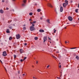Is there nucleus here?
I'll return each mask as SVG.
<instances>
[{"label": "nucleus", "instance_id": "obj_16", "mask_svg": "<svg viewBox=\"0 0 79 79\" xmlns=\"http://www.w3.org/2000/svg\"><path fill=\"white\" fill-rule=\"evenodd\" d=\"M12 39H13L12 37H10L9 38V40H12Z\"/></svg>", "mask_w": 79, "mask_h": 79}, {"label": "nucleus", "instance_id": "obj_38", "mask_svg": "<svg viewBox=\"0 0 79 79\" xmlns=\"http://www.w3.org/2000/svg\"><path fill=\"white\" fill-rule=\"evenodd\" d=\"M56 53H59V51H57Z\"/></svg>", "mask_w": 79, "mask_h": 79}, {"label": "nucleus", "instance_id": "obj_25", "mask_svg": "<svg viewBox=\"0 0 79 79\" xmlns=\"http://www.w3.org/2000/svg\"><path fill=\"white\" fill-rule=\"evenodd\" d=\"M8 0H7L6 1V3H8Z\"/></svg>", "mask_w": 79, "mask_h": 79}, {"label": "nucleus", "instance_id": "obj_47", "mask_svg": "<svg viewBox=\"0 0 79 79\" xmlns=\"http://www.w3.org/2000/svg\"><path fill=\"white\" fill-rule=\"evenodd\" d=\"M38 63V61H36V64H37Z\"/></svg>", "mask_w": 79, "mask_h": 79}, {"label": "nucleus", "instance_id": "obj_7", "mask_svg": "<svg viewBox=\"0 0 79 79\" xmlns=\"http://www.w3.org/2000/svg\"><path fill=\"white\" fill-rule=\"evenodd\" d=\"M47 40V37H46V36H44V42H45L46 40Z\"/></svg>", "mask_w": 79, "mask_h": 79}, {"label": "nucleus", "instance_id": "obj_49", "mask_svg": "<svg viewBox=\"0 0 79 79\" xmlns=\"http://www.w3.org/2000/svg\"><path fill=\"white\" fill-rule=\"evenodd\" d=\"M37 5V4H36V3L35 4V5L36 6Z\"/></svg>", "mask_w": 79, "mask_h": 79}, {"label": "nucleus", "instance_id": "obj_6", "mask_svg": "<svg viewBox=\"0 0 79 79\" xmlns=\"http://www.w3.org/2000/svg\"><path fill=\"white\" fill-rule=\"evenodd\" d=\"M68 19L70 21L73 20V18L71 16H69L68 17Z\"/></svg>", "mask_w": 79, "mask_h": 79}, {"label": "nucleus", "instance_id": "obj_9", "mask_svg": "<svg viewBox=\"0 0 79 79\" xmlns=\"http://www.w3.org/2000/svg\"><path fill=\"white\" fill-rule=\"evenodd\" d=\"M63 7L61 6L60 8V12H62L63 11Z\"/></svg>", "mask_w": 79, "mask_h": 79}, {"label": "nucleus", "instance_id": "obj_64", "mask_svg": "<svg viewBox=\"0 0 79 79\" xmlns=\"http://www.w3.org/2000/svg\"><path fill=\"white\" fill-rule=\"evenodd\" d=\"M35 79H37V78H35Z\"/></svg>", "mask_w": 79, "mask_h": 79}, {"label": "nucleus", "instance_id": "obj_15", "mask_svg": "<svg viewBox=\"0 0 79 79\" xmlns=\"http://www.w3.org/2000/svg\"><path fill=\"white\" fill-rule=\"evenodd\" d=\"M41 11V10L40 9H38L37 10V11H38V12H40V11Z\"/></svg>", "mask_w": 79, "mask_h": 79}, {"label": "nucleus", "instance_id": "obj_62", "mask_svg": "<svg viewBox=\"0 0 79 79\" xmlns=\"http://www.w3.org/2000/svg\"><path fill=\"white\" fill-rule=\"evenodd\" d=\"M73 26H75V25H73Z\"/></svg>", "mask_w": 79, "mask_h": 79}, {"label": "nucleus", "instance_id": "obj_35", "mask_svg": "<svg viewBox=\"0 0 79 79\" xmlns=\"http://www.w3.org/2000/svg\"><path fill=\"white\" fill-rule=\"evenodd\" d=\"M8 9H9L8 8L6 7V10H8Z\"/></svg>", "mask_w": 79, "mask_h": 79}, {"label": "nucleus", "instance_id": "obj_37", "mask_svg": "<svg viewBox=\"0 0 79 79\" xmlns=\"http://www.w3.org/2000/svg\"><path fill=\"white\" fill-rule=\"evenodd\" d=\"M11 11H15V10H14V9H13L12 10H11Z\"/></svg>", "mask_w": 79, "mask_h": 79}, {"label": "nucleus", "instance_id": "obj_39", "mask_svg": "<svg viewBox=\"0 0 79 79\" xmlns=\"http://www.w3.org/2000/svg\"><path fill=\"white\" fill-rule=\"evenodd\" d=\"M23 76H25V74L24 73L23 74Z\"/></svg>", "mask_w": 79, "mask_h": 79}, {"label": "nucleus", "instance_id": "obj_59", "mask_svg": "<svg viewBox=\"0 0 79 79\" xmlns=\"http://www.w3.org/2000/svg\"><path fill=\"white\" fill-rule=\"evenodd\" d=\"M57 79H59V77H57Z\"/></svg>", "mask_w": 79, "mask_h": 79}, {"label": "nucleus", "instance_id": "obj_31", "mask_svg": "<svg viewBox=\"0 0 79 79\" xmlns=\"http://www.w3.org/2000/svg\"><path fill=\"white\" fill-rule=\"evenodd\" d=\"M49 67H50V65H48L47 66V68H49Z\"/></svg>", "mask_w": 79, "mask_h": 79}, {"label": "nucleus", "instance_id": "obj_58", "mask_svg": "<svg viewBox=\"0 0 79 79\" xmlns=\"http://www.w3.org/2000/svg\"><path fill=\"white\" fill-rule=\"evenodd\" d=\"M55 11H56V13H57V12H56V11L55 10Z\"/></svg>", "mask_w": 79, "mask_h": 79}, {"label": "nucleus", "instance_id": "obj_29", "mask_svg": "<svg viewBox=\"0 0 79 79\" xmlns=\"http://www.w3.org/2000/svg\"><path fill=\"white\" fill-rule=\"evenodd\" d=\"M79 48V47H78V48H76H76H73V49H76V48Z\"/></svg>", "mask_w": 79, "mask_h": 79}, {"label": "nucleus", "instance_id": "obj_5", "mask_svg": "<svg viewBox=\"0 0 79 79\" xmlns=\"http://www.w3.org/2000/svg\"><path fill=\"white\" fill-rule=\"evenodd\" d=\"M20 35H19V34L17 35H16V38L17 39H19L20 38Z\"/></svg>", "mask_w": 79, "mask_h": 79}, {"label": "nucleus", "instance_id": "obj_30", "mask_svg": "<svg viewBox=\"0 0 79 79\" xmlns=\"http://www.w3.org/2000/svg\"><path fill=\"white\" fill-rule=\"evenodd\" d=\"M27 43H25L24 44V45H25V46H26V45H27Z\"/></svg>", "mask_w": 79, "mask_h": 79}, {"label": "nucleus", "instance_id": "obj_2", "mask_svg": "<svg viewBox=\"0 0 79 79\" xmlns=\"http://www.w3.org/2000/svg\"><path fill=\"white\" fill-rule=\"evenodd\" d=\"M32 26H31L30 27L31 31H34V30L35 29V28H34V26H35V25H34V24H32Z\"/></svg>", "mask_w": 79, "mask_h": 79}, {"label": "nucleus", "instance_id": "obj_43", "mask_svg": "<svg viewBox=\"0 0 79 79\" xmlns=\"http://www.w3.org/2000/svg\"><path fill=\"white\" fill-rule=\"evenodd\" d=\"M70 49H74V48H70Z\"/></svg>", "mask_w": 79, "mask_h": 79}, {"label": "nucleus", "instance_id": "obj_12", "mask_svg": "<svg viewBox=\"0 0 79 79\" xmlns=\"http://www.w3.org/2000/svg\"><path fill=\"white\" fill-rule=\"evenodd\" d=\"M6 32L7 33H10V30H9V29H7V31H6Z\"/></svg>", "mask_w": 79, "mask_h": 79}, {"label": "nucleus", "instance_id": "obj_51", "mask_svg": "<svg viewBox=\"0 0 79 79\" xmlns=\"http://www.w3.org/2000/svg\"><path fill=\"white\" fill-rule=\"evenodd\" d=\"M26 26V25H23V26Z\"/></svg>", "mask_w": 79, "mask_h": 79}, {"label": "nucleus", "instance_id": "obj_21", "mask_svg": "<svg viewBox=\"0 0 79 79\" xmlns=\"http://www.w3.org/2000/svg\"><path fill=\"white\" fill-rule=\"evenodd\" d=\"M23 30H26V28L25 27H23Z\"/></svg>", "mask_w": 79, "mask_h": 79}, {"label": "nucleus", "instance_id": "obj_46", "mask_svg": "<svg viewBox=\"0 0 79 79\" xmlns=\"http://www.w3.org/2000/svg\"><path fill=\"white\" fill-rule=\"evenodd\" d=\"M35 77H33V79H35Z\"/></svg>", "mask_w": 79, "mask_h": 79}, {"label": "nucleus", "instance_id": "obj_53", "mask_svg": "<svg viewBox=\"0 0 79 79\" xmlns=\"http://www.w3.org/2000/svg\"><path fill=\"white\" fill-rule=\"evenodd\" d=\"M32 67H33V68H34V66L33 65H32Z\"/></svg>", "mask_w": 79, "mask_h": 79}, {"label": "nucleus", "instance_id": "obj_11", "mask_svg": "<svg viewBox=\"0 0 79 79\" xmlns=\"http://www.w3.org/2000/svg\"><path fill=\"white\" fill-rule=\"evenodd\" d=\"M39 31L40 32H44V30H39Z\"/></svg>", "mask_w": 79, "mask_h": 79}, {"label": "nucleus", "instance_id": "obj_27", "mask_svg": "<svg viewBox=\"0 0 79 79\" xmlns=\"http://www.w3.org/2000/svg\"><path fill=\"white\" fill-rule=\"evenodd\" d=\"M36 23V21H33V23Z\"/></svg>", "mask_w": 79, "mask_h": 79}, {"label": "nucleus", "instance_id": "obj_26", "mask_svg": "<svg viewBox=\"0 0 79 79\" xmlns=\"http://www.w3.org/2000/svg\"><path fill=\"white\" fill-rule=\"evenodd\" d=\"M26 58H27L26 57H25L24 58L23 60H25Z\"/></svg>", "mask_w": 79, "mask_h": 79}, {"label": "nucleus", "instance_id": "obj_56", "mask_svg": "<svg viewBox=\"0 0 79 79\" xmlns=\"http://www.w3.org/2000/svg\"><path fill=\"white\" fill-rule=\"evenodd\" d=\"M59 79H61V78H60V77H59Z\"/></svg>", "mask_w": 79, "mask_h": 79}, {"label": "nucleus", "instance_id": "obj_24", "mask_svg": "<svg viewBox=\"0 0 79 79\" xmlns=\"http://www.w3.org/2000/svg\"><path fill=\"white\" fill-rule=\"evenodd\" d=\"M12 27H10L9 28V29H12Z\"/></svg>", "mask_w": 79, "mask_h": 79}, {"label": "nucleus", "instance_id": "obj_18", "mask_svg": "<svg viewBox=\"0 0 79 79\" xmlns=\"http://www.w3.org/2000/svg\"><path fill=\"white\" fill-rule=\"evenodd\" d=\"M54 33H56V30H55V29H54Z\"/></svg>", "mask_w": 79, "mask_h": 79}, {"label": "nucleus", "instance_id": "obj_32", "mask_svg": "<svg viewBox=\"0 0 79 79\" xmlns=\"http://www.w3.org/2000/svg\"><path fill=\"white\" fill-rule=\"evenodd\" d=\"M2 2H5V0H2Z\"/></svg>", "mask_w": 79, "mask_h": 79}, {"label": "nucleus", "instance_id": "obj_10", "mask_svg": "<svg viewBox=\"0 0 79 79\" xmlns=\"http://www.w3.org/2000/svg\"><path fill=\"white\" fill-rule=\"evenodd\" d=\"M20 52L21 53H23V50L22 49H20Z\"/></svg>", "mask_w": 79, "mask_h": 79}, {"label": "nucleus", "instance_id": "obj_36", "mask_svg": "<svg viewBox=\"0 0 79 79\" xmlns=\"http://www.w3.org/2000/svg\"><path fill=\"white\" fill-rule=\"evenodd\" d=\"M30 23H31V24H33V22H30Z\"/></svg>", "mask_w": 79, "mask_h": 79}, {"label": "nucleus", "instance_id": "obj_14", "mask_svg": "<svg viewBox=\"0 0 79 79\" xmlns=\"http://www.w3.org/2000/svg\"><path fill=\"white\" fill-rule=\"evenodd\" d=\"M76 58L77 59V60H79V56H77L76 57Z\"/></svg>", "mask_w": 79, "mask_h": 79}, {"label": "nucleus", "instance_id": "obj_4", "mask_svg": "<svg viewBox=\"0 0 79 79\" xmlns=\"http://www.w3.org/2000/svg\"><path fill=\"white\" fill-rule=\"evenodd\" d=\"M3 56H6L7 55V54H6V52L4 51L3 52Z\"/></svg>", "mask_w": 79, "mask_h": 79}, {"label": "nucleus", "instance_id": "obj_45", "mask_svg": "<svg viewBox=\"0 0 79 79\" xmlns=\"http://www.w3.org/2000/svg\"><path fill=\"white\" fill-rule=\"evenodd\" d=\"M65 44H67V41H66L65 42Z\"/></svg>", "mask_w": 79, "mask_h": 79}, {"label": "nucleus", "instance_id": "obj_19", "mask_svg": "<svg viewBox=\"0 0 79 79\" xmlns=\"http://www.w3.org/2000/svg\"><path fill=\"white\" fill-rule=\"evenodd\" d=\"M29 15H30V16H32V12L30 13H29Z\"/></svg>", "mask_w": 79, "mask_h": 79}, {"label": "nucleus", "instance_id": "obj_34", "mask_svg": "<svg viewBox=\"0 0 79 79\" xmlns=\"http://www.w3.org/2000/svg\"><path fill=\"white\" fill-rule=\"evenodd\" d=\"M23 60L22 59H21V60H20V61H21V62H23Z\"/></svg>", "mask_w": 79, "mask_h": 79}, {"label": "nucleus", "instance_id": "obj_50", "mask_svg": "<svg viewBox=\"0 0 79 79\" xmlns=\"http://www.w3.org/2000/svg\"><path fill=\"white\" fill-rule=\"evenodd\" d=\"M13 26H15V24H13Z\"/></svg>", "mask_w": 79, "mask_h": 79}, {"label": "nucleus", "instance_id": "obj_40", "mask_svg": "<svg viewBox=\"0 0 79 79\" xmlns=\"http://www.w3.org/2000/svg\"><path fill=\"white\" fill-rule=\"evenodd\" d=\"M0 61L1 62V63H2V60H0Z\"/></svg>", "mask_w": 79, "mask_h": 79}, {"label": "nucleus", "instance_id": "obj_57", "mask_svg": "<svg viewBox=\"0 0 79 79\" xmlns=\"http://www.w3.org/2000/svg\"><path fill=\"white\" fill-rule=\"evenodd\" d=\"M64 29H66V27H64Z\"/></svg>", "mask_w": 79, "mask_h": 79}, {"label": "nucleus", "instance_id": "obj_61", "mask_svg": "<svg viewBox=\"0 0 79 79\" xmlns=\"http://www.w3.org/2000/svg\"><path fill=\"white\" fill-rule=\"evenodd\" d=\"M50 43L51 44V42H50Z\"/></svg>", "mask_w": 79, "mask_h": 79}, {"label": "nucleus", "instance_id": "obj_17", "mask_svg": "<svg viewBox=\"0 0 79 79\" xmlns=\"http://www.w3.org/2000/svg\"><path fill=\"white\" fill-rule=\"evenodd\" d=\"M78 9H77L75 10V12L77 13L78 12Z\"/></svg>", "mask_w": 79, "mask_h": 79}, {"label": "nucleus", "instance_id": "obj_1", "mask_svg": "<svg viewBox=\"0 0 79 79\" xmlns=\"http://www.w3.org/2000/svg\"><path fill=\"white\" fill-rule=\"evenodd\" d=\"M68 5V1L67 0H65V3H63V5L64 8H66V6Z\"/></svg>", "mask_w": 79, "mask_h": 79}, {"label": "nucleus", "instance_id": "obj_13", "mask_svg": "<svg viewBox=\"0 0 79 79\" xmlns=\"http://www.w3.org/2000/svg\"><path fill=\"white\" fill-rule=\"evenodd\" d=\"M47 23H49V24H50V20L49 19H47Z\"/></svg>", "mask_w": 79, "mask_h": 79}, {"label": "nucleus", "instance_id": "obj_54", "mask_svg": "<svg viewBox=\"0 0 79 79\" xmlns=\"http://www.w3.org/2000/svg\"><path fill=\"white\" fill-rule=\"evenodd\" d=\"M59 67H60V68H61V65H60Z\"/></svg>", "mask_w": 79, "mask_h": 79}, {"label": "nucleus", "instance_id": "obj_60", "mask_svg": "<svg viewBox=\"0 0 79 79\" xmlns=\"http://www.w3.org/2000/svg\"><path fill=\"white\" fill-rule=\"evenodd\" d=\"M53 57H54V58H56V57L54 56H53Z\"/></svg>", "mask_w": 79, "mask_h": 79}, {"label": "nucleus", "instance_id": "obj_41", "mask_svg": "<svg viewBox=\"0 0 79 79\" xmlns=\"http://www.w3.org/2000/svg\"><path fill=\"white\" fill-rule=\"evenodd\" d=\"M12 1H13L14 2H15L16 1V0H12Z\"/></svg>", "mask_w": 79, "mask_h": 79}, {"label": "nucleus", "instance_id": "obj_63", "mask_svg": "<svg viewBox=\"0 0 79 79\" xmlns=\"http://www.w3.org/2000/svg\"><path fill=\"white\" fill-rule=\"evenodd\" d=\"M28 2H29V1H28Z\"/></svg>", "mask_w": 79, "mask_h": 79}, {"label": "nucleus", "instance_id": "obj_28", "mask_svg": "<svg viewBox=\"0 0 79 79\" xmlns=\"http://www.w3.org/2000/svg\"><path fill=\"white\" fill-rule=\"evenodd\" d=\"M22 6H25V4H22Z\"/></svg>", "mask_w": 79, "mask_h": 79}, {"label": "nucleus", "instance_id": "obj_48", "mask_svg": "<svg viewBox=\"0 0 79 79\" xmlns=\"http://www.w3.org/2000/svg\"><path fill=\"white\" fill-rule=\"evenodd\" d=\"M69 24V23H67V24Z\"/></svg>", "mask_w": 79, "mask_h": 79}, {"label": "nucleus", "instance_id": "obj_8", "mask_svg": "<svg viewBox=\"0 0 79 79\" xmlns=\"http://www.w3.org/2000/svg\"><path fill=\"white\" fill-rule=\"evenodd\" d=\"M4 12V11H3V10L1 9L0 10V13H1L3 14V13Z\"/></svg>", "mask_w": 79, "mask_h": 79}, {"label": "nucleus", "instance_id": "obj_33", "mask_svg": "<svg viewBox=\"0 0 79 79\" xmlns=\"http://www.w3.org/2000/svg\"><path fill=\"white\" fill-rule=\"evenodd\" d=\"M20 71H18V74H20Z\"/></svg>", "mask_w": 79, "mask_h": 79}, {"label": "nucleus", "instance_id": "obj_20", "mask_svg": "<svg viewBox=\"0 0 79 79\" xmlns=\"http://www.w3.org/2000/svg\"><path fill=\"white\" fill-rule=\"evenodd\" d=\"M35 40H37V39H38V37H35Z\"/></svg>", "mask_w": 79, "mask_h": 79}, {"label": "nucleus", "instance_id": "obj_52", "mask_svg": "<svg viewBox=\"0 0 79 79\" xmlns=\"http://www.w3.org/2000/svg\"><path fill=\"white\" fill-rule=\"evenodd\" d=\"M5 69L6 71V68H5Z\"/></svg>", "mask_w": 79, "mask_h": 79}, {"label": "nucleus", "instance_id": "obj_55", "mask_svg": "<svg viewBox=\"0 0 79 79\" xmlns=\"http://www.w3.org/2000/svg\"><path fill=\"white\" fill-rule=\"evenodd\" d=\"M29 21H31V19H29Z\"/></svg>", "mask_w": 79, "mask_h": 79}, {"label": "nucleus", "instance_id": "obj_3", "mask_svg": "<svg viewBox=\"0 0 79 79\" xmlns=\"http://www.w3.org/2000/svg\"><path fill=\"white\" fill-rule=\"evenodd\" d=\"M47 6H49V7H50V8H53V6L52 5L51 3H48L47 4Z\"/></svg>", "mask_w": 79, "mask_h": 79}, {"label": "nucleus", "instance_id": "obj_22", "mask_svg": "<svg viewBox=\"0 0 79 79\" xmlns=\"http://www.w3.org/2000/svg\"><path fill=\"white\" fill-rule=\"evenodd\" d=\"M23 2L24 3H26V0H24L23 1Z\"/></svg>", "mask_w": 79, "mask_h": 79}, {"label": "nucleus", "instance_id": "obj_23", "mask_svg": "<svg viewBox=\"0 0 79 79\" xmlns=\"http://www.w3.org/2000/svg\"><path fill=\"white\" fill-rule=\"evenodd\" d=\"M14 58H16V55H14Z\"/></svg>", "mask_w": 79, "mask_h": 79}, {"label": "nucleus", "instance_id": "obj_42", "mask_svg": "<svg viewBox=\"0 0 79 79\" xmlns=\"http://www.w3.org/2000/svg\"><path fill=\"white\" fill-rule=\"evenodd\" d=\"M40 19L42 20V17H41L40 18Z\"/></svg>", "mask_w": 79, "mask_h": 79}, {"label": "nucleus", "instance_id": "obj_44", "mask_svg": "<svg viewBox=\"0 0 79 79\" xmlns=\"http://www.w3.org/2000/svg\"><path fill=\"white\" fill-rule=\"evenodd\" d=\"M48 38L49 39V40H51V39L49 38V37H48Z\"/></svg>", "mask_w": 79, "mask_h": 79}]
</instances>
